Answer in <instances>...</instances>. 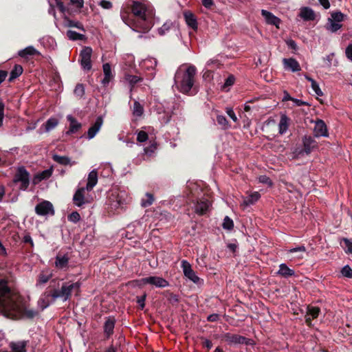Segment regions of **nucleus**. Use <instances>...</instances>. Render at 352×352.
<instances>
[{
    "label": "nucleus",
    "mask_w": 352,
    "mask_h": 352,
    "mask_svg": "<svg viewBox=\"0 0 352 352\" xmlns=\"http://www.w3.org/2000/svg\"><path fill=\"white\" fill-rule=\"evenodd\" d=\"M283 63L285 69L290 70L292 72L300 71L301 67L298 62L293 58H283Z\"/></svg>",
    "instance_id": "obj_17"
},
{
    "label": "nucleus",
    "mask_w": 352,
    "mask_h": 352,
    "mask_svg": "<svg viewBox=\"0 0 352 352\" xmlns=\"http://www.w3.org/2000/svg\"><path fill=\"white\" fill-rule=\"evenodd\" d=\"M258 181H259V182L265 184L270 186L272 185V180L270 179V178L269 177H267L266 175L260 176L258 177Z\"/></svg>",
    "instance_id": "obj_53"
},
{
    "label": "nucleus",
    "mask_w": 352,
    "mask_h": 352,
    "mask_svg": "<svg viewBox=\"0 0 352 352\" xmlns=\"http://www.w3.org/2000/svg\"><path fill=\"white\" fill-rule=\"evenodd\" d=\"M144 284H150L157 287H166L168 286V282L164 278L159 276H149L141 280Z\"/></svg>",
    "instance_id": "obj_11"
},
{
    "label": "nucleus",
    "mask_w": 352,
    "mask_h": 352,
    "mask_svg": "<svg viewBox=\"0 0 352 352\" xmlns=\"http://www.w3.org/2000/svg\"><path fill=\"white\" fill-rule=\"evenodd\" d=\"M55 283V280L51 281L50 285L39 298L38 307L40 311L49 307L57 298H61L63 301H67L70 299L73 292H75L78 295L81 285L80 282L69 281L63 283L60 289H57Z\"/></svg>",
    "instance_id": "obj_3"
},
{
    "label": "nucleus",
    "mask_w": 352,
    "mask_h": 352,
    "mask_svg": "<svg viewBox=\"0 0 352 352\" xmlns=\"http://www.w3.org/2000/svg\"><path fill=\"white\" fill-rule=\"evenodd\" d=\"M132 15L121 12L122 21L132 30L138 32H147L153 25L154 13L144 3L133 1L131 6Z\"/></svg>",
    "instance_id": "obj_2"
},
{
    "label": "nucleus",
    "mask_w": 352,
    "mask_h": 352,
    "mask_svg": "<svg viewBox=\"0 0 352 352\" xmlns=\"http://www.w3.org/2000/svg\"><path fill=\"white\" fill-rule=\"evenodd\" d=\"M346 58L352 62V43L348 45L345 50Z\"/></svg>",
    "instance_id": "obj_55"
},
{
    "label": "nucleus",
    "mask_w": 352,
    "mask_h": 352,
    "mask_svg": "<svg viewBox=\"0 0 352 352\" xmlns=\"http://www.w3.org/2000/svg\"><path fill=\"white\" fill-rule=\"evenodd\" d=\"M184 17L187 25L193 30L197 29V22L195 16L190 12H186Z\"/></svg>",
    "instance_id": "obj_29"
},
{
    "label": "nucleus",
    "mask_w": 352,
    "mask_h": 352,
    "mask_svg": "<svg viewBox=\"0 0 352 352\" xmlns=\"http://www.w3.org/2000/svg\"><path fill=\"white\" fill-rule=\"evenodd\" d=\"M13 184H19V189L21 190H25L30 185V173L23 167H19L14 176Z\"/></svg>",
    "instance_id": "obj_5"
},
{
    "label": "nucleus",
    "mask_w": 352,
    "mask_h": 352,
    "mask_svg": "<svg viewBox=\"0 0 352 352\" xmlns=\"http://www.w3.org/2000/svg\"><path fill=\"white\" fill-rule=\"evenodd\" d=\"M226 113L234 122H237V120H238L237 117L236 116V115L232 108L227 107Z\"/></svg>",
    "instance_id": "obj_57"
},
{
    "label": "nucleus",
    "mask_w": 352,
    "mask_h": 352,
    "mask_svg": "<svg viewBox=\"0 0 352 352\" xmlns=\"http://www.w3.org/2000/svg\"><path fill=\"white\" fill-rule=\"evenodd\" d=\"M299 16L305 21H313L316 16L314 10L308 7L302 8Z\"/></svg>",
    "instance_id": "obj_20"
},
{
    "label": "nucleus",
    "mask_w": 352,
    "mask_h": 352,
    "mask_svg": "<svg viewBox=\"0 0 352 352\" xmlns=\"http://www.w3.org/2000/svg\"><path fill=\"white\" fill-rule=\"evenodd\" d=\"M195 74L196 68L192 65L188 67L184 72L180 69L177 71L175 75V82L181 92L187 94L191 90L194 85Z\"/></svg>",
    "instance_id": "obj_4"
},
{
    "label": "nucleus",
    "mask_w": 352,
    "mask_h": 352,
    "mask_svg": "<svg viewBox=\"0 0 352 352\" xmlns=\"http://www.w3.org/2000/svg\"><path fill=\"white\" fill-rule=\"evenodd\" d=\"M85 190H87L86 188L82 187L78 188L76 191L73 197V201L76 206L80 207L83 204L89 203L90 201L88 197H85Z\"/></svg>",
    "instance_id": "obj_12"
},
{
    "label": "nucleus",
    "mask_w": 352,
    "mask_h": 352,
    "mask_svg": "<svg viewBox=\"0 0 352 352\" xmlns=\"http://www.w3.org/2000/svg\"><path fill=\"white\" fill-rule=\"evenodd\" d=\"M234 77L232 75L229 76L227 79L226 80L224 85L223 86V89H226L227 87H229L230 86L232 85L234 82Z\"/></svg>",
    "instance_id": "obj_52"
},
{
    "label": "nucleus",
    "mask_w": 352,
    "mask_h": 352,
    "mask_svg": "<svg viewBox=\"0 0 352 352\" xmlns=\"http://www.w3.org/2000/svg\"><path fill=\"white\" fill-rule=\"evenodd\" d=\"M154 201V198L152 194L151 193H146V199H142L141 205L142 207H148L151 206Z\"/></svg>",
    "instance_id": "obj_42"
},
{
    "label": "nucleus",
    "mask_w": 352,
    "mask_h": 352,
    "mask_svg": "<svg viewBox=\"0 0 352 352\" xmlns=\"http://www.w3.org/2000/svg\"><path fill=\"white\" fill-rule=\"evenodd\" d=\"M222 226L226 230H231L233 228L234 223L233 221L230 219L228 217H226L223 219V223L222 224Z\"/></svg>",
    "instance_id": "obj_46"
},
{
    "label": "nucleus",
    "mask_w": 352,
    "mask_h": 352,
    "mask_svg": "<svg viewBox=\"0 0 352 352\" xmlns=\"http://www.w3.org/2000/svg\"><path fill=\"white\" fill-rule=\"evenodd\" d=\"M110 205L112 208H117L123 204L124 201L119 197V195L113 193L109 197Z\"/></svg>",
    "instance_id": "obj_34"
},
{
    "label": "nucleus",
    "mask_w": 352,
    "mask_h": 352,
    "mask_svg": "<svg viewBox=\"0 0 352 352\" xmlns=\"http://www.w3.org/2000/svg\"><path fill=\"white\" fill-rule=\"evenodd\" d=\"M52 174V168L45 170L42 171L41 173L37 174L34 177L33 183L34 184H37L41 181H42L43 179H48L50 177H51Z\"/></svg>",
    "instance_id": "obj_28"
},
{
    "label": "nucleus",
    "mask_w": 352,
    "mask_h": 352,
    "mask_svg": "<svg viewBox=\"0 0 352 352\" xmlns=\"http://www.w3.org/2000/svg\"><path fill=\"white\" fill-rule=\"evenodd\" d=\"M261 15L264 17L266 23L275 25L277 28H279V24L280 23L279 18L265 10H261Z\"/></svg>",
    "instance_id": "obj_16"
},
{
    "label": "nucleus",
    "mask_w": 352,
    "mask_h": 352,
    "mask_svg": "<svg viewBox=\"0 0 352 352\" xmlns=\"http://www.w3.org/2000/svg\"><path fill=\"white\" fill-rule=\"evenodd\" d=\"M305 78L311 82V88L316 94L318 96H322L323 93L320 89L318 84L312 78L308 76H305Z\"/></svg>",
    "instance_id": "obj_38"
},
{
    "label": "nucleus",
    "mask_w": 352,
    "mask_h": 352,
    "mask_svg": "<svg viewBox=\"0 0 352 352\" xmlns=\"http://www.w3.org/2000/svg\"><path fill=\"white\" fill-rule=\"evenodd\" d=\"M58 124V120L55 118H50L45 123V131L49 132L54 129Z\"/></svg>",
    "instance_id": "obj_37"
},
{
    "label": "nucleus",
    "mask_w": 352,
    "mask_h": 352,
    "mask_svg": "<svg viewBox=\"0 0 352 352\" xmlns=\"http://www.w3.org/2000/svg\"><path fill=\"white\" fill-rule=\"evenodd\" d=\"M28 341L11 342L9 346L12 352H26Z\"/></svg>",
    "instance_id": "obj_19"
},
{
    "label": "nucleus",
    "mask_w": 352,
    "mask_h": 352,
    "mask_svg": "<svg viewBox=\"0 0 352 352\" xmlns=\"http://www.w3.org/2000/svg\"><path fill=\"white\" fill-rule=\"evenodd\" d=\"M221 340H225L229 344H245L246 345L252 344V340L248 338H246L244 336L237 335V334H232L230 333H226L221 336Z\"/></svg>",
    "instance_id": "obj_6"
},
{
    "label": "nucleus",
    "mask_w": 352,
    "mask_h": 352,
    "mask_svg": "<svg viewBox=\"0 0 352 352\" xmlns=\"http://www.w3.org/2000/svg\"><path fill=\"white\" fill-rule=\"evenodd\" d=\"M145 300H146V294L143 295L142 296L138 297L137 302L139 304L140 308L142 309H144L145 306Z\"/></svg>",
    "instance_id": "obj_61"
},
{
    "label": "nucleus",
    "mask_w": 352,
    "mask_h": 352,
    "mask_svg": "<svg viewBox=\"0 0 352 352\" xmlns=\"http://www.w3.org/2000/svg\"><path fill=\"white\" fill-rule=\"evenodd\" d=\"M170 23H165L161 28L158 29V32L160 35H164L167 31H168L171 26Z\"/></svg>",
    "instance_id": "obj_51"
},
{
    "label": "nucleus",
    "mask_w": 352,
    "mask_h": 352,
    "mask_svg": "<svg viewBox=\"0 0 352 352\" xmlns=\"http://www.w3.org/2000/svg\"><path fill=\"white\" fill-rule=\"evenodd\" d=\"M314 134V136L317 138L328 136L327 125L323 120H318L316 121Z\"/></svg>",
    "instance_id": "obj_14"
},
{
    "label": "nucleus",
    "mask_w": 352,
    "mask_h": 352,
    "mask_svg": "<svg viewBox=\"0 0 352 352\" xmlns=\"http://www.w3.org/2000/svg\"><path fill=\"white\" fill-rule=\"evenodd\" d=\"M4 109H5V104L2 100H0V126L3 124V120L4 118Z\"/></svg>",
    "instance_id": "obj_56"
},
{
    "label": "nucleus",
    "mask_w": 352,
    "mask_h": 352,
    "mask_svg": "<svg viewBox=\"0 0 352 352\" xmlns=\"http://www.w3.org/2000/svg\"><path fill=\"white\" fill-rule=\"evenodd\" d=\"M22 73L23 67L20 65H16L10 72L9 81L12 82L13 80L21 76Z\"/></svg>",
    "instance_id": "obj_36"
},
{
    "label": "nucleus",
    "mask_w": 352,
    "mask_h": 352,
    "mask_svg": "<svg viewBox=\"0 0 352 352\" xmlns=\"http://www.w3.org/2000/svg\"><path fill=\"white\" fill-rule=\"evenodd\" d=\"M67 119L70 124L67 133H74L81 128V124L78 122L72 115H68L67 116Z\"/></svg>",
    "instance_id": "obj_23"
},
{
    "label": "nucleus",
    "mask_w": 352,
    "mask_h": 352,
    "mask_svg": "<svg viewBox=\"0 0 352 352\" xmlns=\"http://www.w3.org/2000/svg\"><path fill=\"white\" fill-rule=\"evenodd\" d=\"M76 96L81 98L85 94V87L82 84H77L74 89Z\"/></svg>",
    "instance_id": "obj_47"
},
{
    "label": "nucleus",
    "mask_w": 352,
    "mask_h": 352,
    "mask_svg": "<svg viewBox=\"0 0 352 352\" xmlns=\"http://www.w3.org/2000/svg\"><path fill=\"white\" fill-rule=\"evenodd\" d=\"M171 114L169 113H164L161 118L160 120L163 124H168L170 120H171Z\"/></svg>",
    "instance_id": "obj_59"
},
{
    "label": "nucleus",
    "mask_w": 352,
    "mask_h": 352,
    "mask_svg": "<svg viewBox=\"0 0 352 352\" xmlns=\"http://www.w3.org/2000/svg\"><path fill=\"white\" fill-rule=\"evenodd\" d=\"M302 144H303V149L300 151L298 153L302 154L305 153L306 154H309L314 149L317 148L318 143L311 136L305 135L302 138Z\"/></svg>",
    "instance_id": "obj_10"
},
{
    "label": "nucleus",
    "mask_w": 352,
    "mask_h": 352,
    "mask_svg": "<svg viewBox=\"0 0 352 352\" xmlns=\"http://www.w3.org/2000/svg\"><path fill=\"white\" fill-rule=\"evenodd\" d=\"M0 310L5 316L12 319H32L40 312L39 309L29 308L27 300L11 289L4 279L0 280Z\"/></svg>",
    "instance_id": "obj_1"
},
{
    "label": "nucleus",
    "mask_w": 352,
    "mask_h": 352,
    "mask_svg": "<svg viewBox=\"0 0 352 352\" xmlns=\"http://www.w3.org/2000/svg\"><path fill=\"white\" fill-rule=\"evenodd\" d=\"M103 124V119L102 116H98L94 124L87 131V138L91 140L94 138L97 133L100 131Z\"/></svg>",
    "instance_id": "obj_15"
},
{
    "label": "nucleus",
    "mask_w": 352,
    "mask_h": 352,
    "mask_svg": "<svg viewBox=\"0 0 352 352\" xmlns=\"http://www.w3.org/2000/svg\"><path fill=\"white\" fill-rule=\"evenodd\" d=\"M217 122L224 129L229 128L230 125L228 121L224 116L219 115L217 116Z\"/></svg>",
    "instance_id": "obj_43"
},
{
    "label": "nucleus",
    "mask_w": 352,
    "mask_h": 352,
    "mask_svg": "<svg viewBox=\"0 0 352 352\" xmlns=\"http://www.w3.org/2000/svg\"><path fill=\"white\" fill-rule=\"evenodd\" d=\"M80 219V216L78 212H72L68 216V220L73 223H77Z\"/></svg>",
    "instance_id": "obj_50"
},
{
    "label": "nucleus",
    "mask_w": 352,
    "mask_h": 352,
    "mask_svg": "<svg viewBox=\"0 0 352 352\" xmlns=\"http://www.w3.org/2000/svg\"><path fill=\"white\" fill-rule=\"evenodd\" d=\"M320 311V309L318 307H308L307 315L309 317L306 318V322L309 324L311 319H315L318 316Z\"/></svg>",
    "instance_id": "obj_30"
},
{
    "label": "nucleus",
    "mask_w": 352,
    "mask_h": 352,
    "mask_svg": "<svg viewBox=\"0 0 352 352\" xmlns=\"http://www.w3.org/2000/svg\"><path fill=\"white\" fill-rule=\"evenodd\" d=\"M331 16V18L330 19L339 23L344 20V14L341 12H332Z\"/></svg>",
    "instance_id": "obj_45"
},
{
    "label": "nucleus",
    "mask_w": 352,
    "mask_h": 352,
    "mask_svg": "<svg viewBox=\"0 0 352 352\" xmlns=\"http://www.w3.org/2000/svg\"><path fill=\"white\" fill-rule=\"evenodd\" d=\"M261 195L258 192H254L243 198L242 205L244 206L252 205L259 199Z\"/></svg>",
    "instance_id": "obj_26"
},
{
    "label": "nucleus",
    "mask_w": 352,
    "mask_h": 352,
    "mask_svg": "<svg viewBox=\"0 0 352 352\" xmlns=\"http://www.w3.org/2000/svg\"><path fill=\"white\" fill-rule=\"evenodd\" d=\"M277 274L284 278H288L294 275V270L289 268L285 263L279 265V270Z\"/></svg>",
    "instance_id": "obj_27"
},
{
    "label": "nucleus",
    "mask_w": 352,
    "mask_h": 352,
    "mask_svg": "<svg viewBox=\"0 0 352 352\" xmlns=\"http://www.w3.org/2000/svg\"><path fill=\"white\" fill-rule=\"evenodd\" d=\"M125 80L129 82L131 86L130 91H132L133 87L139 82L142 81V78L138 76L127 74L125 76Z\"/></svg>",
    "instance_id": "obj_35"
},
{
    "label": "nucleus",
    "mask_w": 352,
    "mask_h": 352,
    "mask_svg": "<svg viewBox=\"0 0 352 352\" xmlns=\"http://www.w3.org/2000/svg\"><path fill=\"white\" fill-rule=\"evenodd\" d=\"M156 149L155 144H153L148 147L144 148V153L147 155H151Z\"/></svg>",
    "instance_id": "obj_60"
},
{
    "label": "nucleus",
    "mask_w": 352,
    "mask_h": 352,
    "mask_svg": "<svg viewBox=\"0 0 352 352\" xmlns=\"http://www.w3.org/2000/svg\"><path fill=\"white\" fill-rule=\"evenodd\" d=\"M91 54L92 49L89 47H85L80 53V64L85 70H90L91 69Z\"/></svg>",
    "instance_id": "obj_7"
},
{
    "label": "nucleus",
    "mask_w": 352,
    "mask_h": 352,
    "mask_svg": "<svg viewBox=\"0 0 352 352\" xmlns=\"http://www.w3.org/2000/svg\"><path fill=\"white\" fill-rule=\"evenodd\" d=\"M342 274L347 278H352V269L349 265H345L341 271Z\"/></svg>",
    "instance_id": "obj_49"
},
{
    "label": "nucleus",
    "mask_w": 352,
    "mask_h": 352,
    "mask_svg": "<svg viewBox=\"0 0 352 352\" xmlns=\"http://www.w3.org/2000/svg\"><path fill=\"white\" fill-rule=\"evenodd\" d=\"M210 205V201L207 199H200L195 204V212L199 215H203L209 210Z\"/></svg>",
    "instance_id": "obj_13"
},
{
    "label": "nucleus",
    "mask_w": 352,
    "mask_h": 352,
    "mask_svg": "<svg viewBox=\"0 0 352 352\" xmlns=\"http://www.w3.org/2000/svg\"><path fill=\"white\" fill-rule=\"evenodd\" d=\"M97 182L98 173L96 170H93L88 175L87 183L85 187L87 191L92 190L94 187L97 184Z\"/></svg>",
    "instance_id": "obj_18"
},
{
    "label": "nucleus",
    "mask_w": 352,
    "mask_h": 352,
    "mask_svg": "<svg viewBox=\"0 0 352 352\" xmlns=\"http://www.w3.org/2000/svg\"><path fill=\"white\" fill-rule=\"evenodd\" d=\"M38 52L32 46L27 47L26 48L19 52V55L21 57L26 58L29 56H34L38 54Z\"/></svg>",
    "instance_id": "obj_33"
},
{
    "label": "nucleus",
    "mask_w": 352,
    "mask_h": 352,
    "mask_svg": "<svg viewBox=\"0 0 352 352\" xmlns=\"http://www.w3.org/2000/svg\"><path fill=\"white\" fill-rule=\"evenodd\" d=\"M305 251H306V248L304 245H300V246L290 249L289 250V252L291 253L297 252H305Z\"/></svg>",
    "instance_id": "obj_63"
},
{
    "label": "nucleus",
    "mask_w": 352,
    "mask_h": 352,
    "mask_svg": "<svg viewBox=\"0 0 352 352\" xmlns=\"http://www.w3.org/2000/svg\"><path fill=\"white\" fill-rule=\"evenodd\" d=\"M144 109L140 103L138 101H135L133 108V113L135 116H141L143 114Z\"/></svg>",
    "instance_id": "obj_41"
},
{
    "label": "nucleus",
    "mask_w": 352,
    "mask_h": 352,
    "mask_svg": "<svg viewBox=\"0 0 352 352\" xmlns=\"http://www.w3.org/2000/svg\"><path fill=\"white\" fill-rule=\"evenodd\" d=\"M289 118L285 114L281 115L278 124V132L280 135L284 134L288 129Z\"/></svg>",
    "instance_id": "obj_24"
},
{
    "label": "nucleus",
    "mask_w": 352,
    "mask_h": 352,
    "mask_svg": "<svg viewBox=\"0 0 352 352\" xmlns=\"http://www.w3.org/2000/svg\"><path fill=\"white\" fill-rule=\"evenodd\" d=\"M184 276L195 284H199L201 279L196 275L192 269L191 265L186 260L182 261L181 265Z\"/></svg>",
    "instance_id": "obj_8"
},
{
    "label": "nucleus",
    "mask_w": 352,
    "mask_h": 352,
    "mask_svg": "<svg viewBox=\"0 0 352 352\" xmlns=\"http://www.w3.org/2000/svg\"><path fill=\"white\" fill-rule=\"evenodd\" d=\"M99 5L104 9H111L112 8L111 2L106 0H102L99 3Z\"/></svg>",
    "instance_id": "obj_58"
},
{
    "label": "nucleus",
    "mask_w": 352,
    "mask_h": 352,
    "mask_svg": "<svg viewBox=\"0 0 352 352\" xmlns=\"http://www.w3.org/2000/svg\"><path fill=\"white\" fill-rule=\"evenodd\" d=\"M286 44L290 49H292L294 50H296L297 49V45H296V42L292 39H289V40L286 41Z\"/></svg>",
    "instance_id": "obj_62"
},
{
    "label": "nucleus",
    "mask_w": 352,
    "mask_h": 352,
    "mask_svg": "<svg viewBox=\"0 0 352 352\" xmlns=\"http://www.w3.org/2000/svg\"><path fill=\"white\" fill-rule=\"evenodd\" d=\"M327 29L331 32H336L342 28V24L337 23L331 19H328Z\"/></svg>",
    "instance_id": "obj_39"
},
{
    "label": "nucleus",
    "mask_w": 352,
    "mask_h": 352,
    "mask_svg": "<svg viewBox=\"0 0 352 352\" xmlns=\"http://www.w3.org/2000/svg\"><path fill=\"white\" fill-rule=\"evenodd\" d=\"M69 258L66 255H58L56 257L55 265L59 269L65 268L67 266Z\"/></svg>",
    "instance_id": "obj_31"
},
{
    "label": "nucleus",
    "mask_w": 352,
    "mask_h": 352,
    "mask_svg": "<svg viewBox=\"0 0 352 352\" xmlns=\"http://www.w3.org/2000/svg\"><path fill=\"white\" fill-rule=\"evenodd\" d=\"M116 320L113 318H108L104 324V333L107 338H109L113 333Z\"/></svg>",
    "instance_id": "obj_22"
},
{
    "label": "nucleus",
    "mask_w": 352,
    "mask_h": 352,
    "mask_svg": "<svg viewBox=\"0 0 352 352\" xmlns=\"http://www.w3.org/2000/svg\"><path fill=\"white\" fill-rule=\"evenodd\" d=\"M344 247L346 249V252L352 253V242L348 239H343Z\"/></svg>",
    "instance_id": "obj_54"
},
{
    "label": "nucleus",
    "mask_w": 352,
    "mask_h": 352,
    "mask_svg": "<svg viewBox=\"0 0 352 352\" xmlns=\"http://www.w3.org/2000/svg\"><path fill=\"white\" fill-rule=\"evenodd\" d=\"M66 34L67 36L72 41L82 40L85 38V35L79 34L73 30H67Z\"/></svg>",
    "instance_id": "obj_40"
},
{
    "label": "nucleus",
    "mask_w": 352,
    "mask_h": 352,
    "mask_svg": "<svg viewBox=\"0 0 352 352\" xmlns=\"http://www.w3.org/2000/svg\"><path fill=\"white\" fill-rule=\"evenodd\" d=\"M52 274L51 273L45 272L44 271L41 272L38 276V279L36 284V287L47 283L52 278Z\"/></svg>",
    "instance_id": "obj_32"
},
{
    "label": "nucleus",
    "mask_w": 352,
    "mask_h": 352,
    "mask_svg": "<svg viewBox=\"0 0 352 352\" xmlns=\"http://www.w3.org/2000/svg\"><path fill=\"white\" fill-rule=\"evenodd\" d=\"M67 26L71 27V28H76L77 29L85 32V28H84L82 24L79 21L68 20L67 21Z\"/></svg>",
    "instance_id": "obj_44"
},
{
    "label": "nucleus",
    "mask_w": 352,
    "mask_h": 352,
    "mask_svg": "<svg viewBox=\"0 0 352 352\" xmlns=\"http://www.w3.org/2000/svg\"><path fill=\"white\" fill-rule=\"evenodd\" d=\"M148 134L144 131H140L138 133L137 140L140 142H144L148 140Z\"/></svg>",
    "instance_id": "obj_48"
},
{
    "label": "nucleus",
    "mask_w": 352,
    "mask_h": 352,
    "mask_svg": "<svg viewBox=\"0 0 352 352\" xmlns=\"http://www.w3.org/2000/svg\"><path fill=\"white\" fill-rule=\"evenodd\" d=\"M52 159L56 163L63 166L69 165L72 166L76 164L75 161H72L69 157L67 156H60L57 154H53Z\"/></svg>",
    "instance_id": "obj_21"
},
{
    "label": "nucleus",
    "mask_w": 352,
    "mask_h": 352,
    "mask_svg": "<svg viewBox=\"0 0 352 352\" xmlns=\"http://www.w3.org/2000/svg\"><path fill=\"white\" fill-rule=\"evenodd\" d=\"M201 339L204 340L203 346L206 347L208 349V350H210L212 347V342L210 340L204 338H202Z\"/></svg>",
    "instance_id": "obj_64"
},
{
    "label": "nucleus",
    "mask_w": 352,
    "mask_h": 352,
    "mask_svg": "<svg viewBox=\"0 0 352 352\" xmlns=\"http://www.w3.org/2000/svg\"><path fill=\"white\" fill-rule=\"evenodd\" d=\"M35 212L38 215H54V210L53 205L48 201H43L38 204L35 207Z\"/></svg>",
    "instance_id": "obj_9"
},
{
    "label": "nucleus",
    "mask_w": 352,
    "mask_h": 352,
    "mask_svg": "<svg viewBox=\"0 0 352 352\" xmlns=\"http://www.w3.org/2000/svg\"><path fill=\"white\" fill-rule=\"evenodd\" d=\"M103 72H104V78L102 80V83L106 86L107 85L111 80L113 78V75L111 73V65L109 63H105L103 65Z\"/></svg>",
    "instance_id": "obj_25"
}]
</instances>
